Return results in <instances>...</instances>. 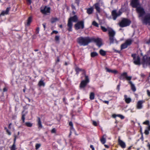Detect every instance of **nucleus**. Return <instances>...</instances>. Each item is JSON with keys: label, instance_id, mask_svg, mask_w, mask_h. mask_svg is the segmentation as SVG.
Returning <instances> with one entry per match:
<instances>
[{"label": "nucleus", "instance_id": "1", "mask_svg": "<svg viewBox=\"0 0 150 150\" xmlns=\"http://www.w3.org/2000/svg\"><path fill=\"white\" fill-rule=\"evenodd\" d=\"M131 5L133 7L137 8L136 10L139 14V17L142 18L145 13L144 8L141 7H138L139 5V0H132Z\"/></svg>", "mask_w": 150, "mask_h": 150}, {"label": "nucleus", "instance_id": "2", "mask_svg": "<svg viewBox=\"0 0 150 150\" xmlns=\"http://www.w3.org/2000/svg\"><path fill=\"white\" fill-rule=\"evenodd\" d=\"M77 41L80 45L85 46L91 42V38L88 37H81L77 39Z\"/></svg>", "mask_w": 150, "mask_h": 150}, {"label": "nucleus", "instance_id": "3", "mask_svg": "<svg viewBox=\"0 0 150 150\" xmlns=\"http://www.w3.org/2000/svg\"><path fill=\"white\" fill-rule=\"evenodd\" d=\"M131 21L129 19L123 18L119 23V26L121 27H124L129 25Z\"/></svg>", "mask_w": 150, "mask_h": 150}, {"label": "nucleus", "instance_id": "4", "mask_svg": "<svg viewBox=\"0 0 150 150\" xmlns=\"http://www.w3.org/2000/svg\"><path fill=\"white\" fill-rule=\"evenodd\" d=\"M132 78V76H128L127 75V73L126 72H124L120 75V79L121 80L125 81V79L129 81L131 80Z\"/></svg>", "mask_w": 150, "mask_h": 150}, {"label": "nucleus", "instance_id": "5", "mask_svg": "<svg viewBox=\"0 0 150 150\" xmlns=\"http://www.w3.org/2000/svg\"><path fill=\"white\" fill-rule=\"evenodd\" d=\"M142 20L143 24L150 25V14H148L146 15Z\"/></svg>", "mask_w": 150, "mask_h": 150}, {"label": "nucleus", "instance_id": "6", "mask_svg": "<svg viewBox=\"0 0 150 150\" xmlns=\"http://www.w3.org/2000/svg\"><path fill=\"white\" fill-rule=\"evenodd\" d=\"M92 42L96 43L97 45L99 47H100L102 45V40L100 38H91V42Z\"/></svg>", "mask_w": 150, "mask_h": 150}, {"label": "nucleus", "instance_id": "7", "mask_svg": "<svg viewBox=\"0 0 150 150\" xmlns=\"http://www.w3.org/2000/svg\"><path fill=\"white\" fill-rule=\"evenodd\" d=\"M132 56L133 58L134 64L136 65H140L141 64L139 57L138 56H137L135 54H132Z\"/></svg>", "mask_w": 150, "mask_h": 150}, {"label": "nucleus", "instance_id": "8", "mask_svg": "<svg viewBox=\"0 0 150 150\" xmlns=\"http://www.w3.org/2000/svg\"><path fill=\"white\" fill-rule=\"evenodd\" d=\"M122 14V12L120 11H116V10H113L112 12V15L114 20H115L117 18L120 16Z\"/></svg>", "mask_w": 150, "mask_h": 150}, {"label": "nucleus", "instance_id": "9", "mask_svg": "<svg viewBox=\"0 0 150 150\" xmlns=\"http://www.w3.org/2000/svg\"><path fill=\"white\" fill-rule=\"evenodd\" d=\"M132 42V41L131 39H128L125 42L122 44L121 45V49H125L127 47L128 45H130Z\"/></svg>", "mask_w": 150, "mask_h": 150}, {"label": "nucleus", "instance_id": "10", "mask_svg": "<svg viewBox=\"0 0 150 150\" xmlns=\"http://www.w3.org/2000/svg\"><path fill=\"white\" fill-rule=\"evenodd\" d=\"M89 79L87 76H85V80L82 81L80 83V87L81 88H84L87 84L89 82Z\"/></svg>", "mask_w": 150, "mask_h": 150}, {"label": "nucleus", "instance_id": "11", "mask_svg": "<svg viewBox=\"0 0 150 150\" xmlns=\"http://www.w3.org/2000/svg\"><path fill=\"white\" fill-rule=\"evenodd\" d=\"M75 27L76 30H78L80 28L83 29L84 28V23L83 21L78 22L75 25Z\"/></svg>", "mask_w": 150, "mask_h": 150}, {"label": "nucleus", "instance_id": "12", "mask_svg": "<svg viewBox=\"0 0 150 150\" xmlns=\"http://www.w3.org/2000/svg\"><path fill=\"white\" fill-rule=\"evenodd\" d=\"M50 11V8L47 6H45L43 9L41 10V12L44 14H47L49 13Z\"/></svg>", "mask_w": 150, "mask_h": 150}, {"label": "nucleus", "instance_id": "13", "mask_svg": "<svg viewBox=\"0 0 150 150\" xmlns=\"http://www.w3.org/2000/svg\"><path fill=\"white\" fill-rule=\"evenodd\" d=\"M108 32L109 37H114L115 34V32L112 29L110 28H108Z\"/></svg>", "mask_w": 150, "mask_h": 150}, {"label": "nucleus", "instance_id": "14", "mask_svg": "<svg viewBox=\"0 0 150 150\" xmlns=\"http://www.w3.org/2000/svg\"><path fill=\"white\" fill-rule=\"evenodd\" d=\"M145 102V100H140L137 103V108L138 109H140L143 107L142 104Z\"/></svg>", "mask_w": 150, "mask_h": 150}, {"label": "nucleus", "instance_id": "15", "mask_svg": "<svg viewBox=\"0 0 150 150\" xmlns=\"http://www.w3.org/2000/svg\"><path fill=\"white\" fill-rule=\"evenodd\" d=\"M95 8L98 13H100V5L98 3H96L94 5Z\"/></svg>", "mask_w": 150, "mask_h": 150}, {"label": "nucleus", "instance_id": "16", "mask_svg": "<svg viewBox=\"0 0 150 150\" xmlns=\"http://www.w3.org/2000/svg\"><path fill=\"white\" fill-rule=\"evenodd\" d=\"M118 143L121 147L123 148H125L126 147V145L125 143L120 140V138L118 139Z\"/></svg>", "mask_w": 150, "mask_h": 150}, {"label": "nucleus", "instance_id": "17", "mask_svg": "<svg viewBox=\"0 0 150 150\" xmlns=\"http://www.w3.org/2000/svg\"><path fill=\"white\" fill-rule=\"evenodd\" d=\"M109 40L110 44H113L114 43L117 44L118 43V42L117 41L116 39L114 38V37H109Z\"/></svg>", "mask_w": 150, "mask_h": 150}, {"label": "nucleus", "instance_id": "18", "mask_svg": "<svg viewBox=\"0 0 150 150\" xmlns=\"http://www.w3.org/2000/svg\"><path fill=\"white\" fill-rule=\"evenodd\" d=\"M72 25L73 24L72 21L69 19L67 24V26L69 28L68 30L69 31H72Z\"/></svg>", "mask_w": 150, "mask_h": 150}, {"label": "nucleus", "instance_id": "19", "mask_svg": "<svg viewBox=\"0 0 150 150\" xmlns=\"http://www.w3.org/2000/svg\"><path fill=\"white\" fill-rule=\"evenodd\" d=\"M10 9V8L7 7L5 11H3L1 12V13L0 15V16H4L5 15H7L8 14Z\"/></svg>", "mask_w": 150, "mask_h": 150}, {"label": "nucleus", "instance_id": "20", "mask_svg": "<svg viewBox=\"0 0 150 150\" xmlns=\"http://www.w3.org/2000/svg\"><path fill=\"white\" fill-rule=\"evenodd\" d=\"M69 20L71 21L76 22L78 21V17L76 15H74V16L70 18Z\"/></svg>", "mask_w": 150, "mask_h": 150}, {"label": "nucleus", "instance_id": "21", "mask_svg": "<svg viewBox=\"0 0 150 150\" xmlns=\"http://www.w3.org/2000/svg\"><path fill=\"white\" fill-rule=\"evenodd\" d=\"M128 83L130 84L132 90L134 92L136 91V88L134 84L130 80L128 81Z\"/></svg>", "mask_w": 150, "mask_h": 150}, {"label": "nucleus", "instance_id": "22", "mask_svg": "<svg viewBox=\"0 0 150 150\" xmlns=\"http://www.w3.org/2000/svg\"><path fill=\"white\" fill-rule=\"evenodd\" d=\"M124 99L125 102L127 103H129L131 101V99L130 98L127 97V96L126 95H125Z\"/></svg>", "mask_w": 150, "mask_h": 150}, {"label": "nucleus", "instance_id": "23", "mask_svg": "<svg viewBox=\"0 0 150 150\" xmlns=\"http://www.w3.org/2000/svg\"><path fill=\"white\" fill-rule=\"evenodd\" d=\"M105 69L107 72L109 73L116 74L117 72V71L115 70H112L107 67H106Z\"/></svg>", "mask_w": 150, "mask_h": 150}, {"label": "nucleus", "instance_id": "24", "mask_svg": "<svg viewBox=\"0 0 150 150\" xmlns=\"http://www.w3.org/2000/svg\"><path fill=\"white\" fill-rule=\"evenodd\" d=\"M106 135H104L103 136L102 138L100 139V141L101 143L103 144H104L106 142Z\"/></svg>", "mask_w": 150, "mask_h": 150}, {"label": "nucleus", "instance_id": "25", "mask_svg": "<svg viewBox=\"0 0 150 150\" xmlns=\"http://www.w3.org/2000/svg\"><path fill=\"white\" fill-rule=\"evenodd\" d=\"M45 82H44V81L42 79H41L39 81L38 83V86L40 87H44L45 86Z\"/></svg>", "mask_w": 150, "mask_h": 150}, {"label": "nucleus", "instance_id": "26", "mask_svg": "<svg viewBox=\"0 0 150 150\" xmlns=\"http://www.w3.org/2000/svg\"><path fill=\"white\" fill-rule=\"evenodd\" d=\"M75 71L76 72V74L77 75H78L79 74V72L81 71H83V72L84 71V70L83 69H80L78 67H76L75 68Z\"/></svg>", "mask_w": 150, "mask_h": 150}, {"label": "nucleus", "instance_id": "27", "mask_svg": "<svg viewBox=\"0 0 150 150\" xmlns=\"http://www.w3.org/2000/svg\"><path fill=\"white\" fill-rule=\"evenodd\" d=\"M93 11V8L91 7L87 9V13L88 14H91Z\"/></svg>", "mask_w": 150, "mask_h": 150}, {"label": "nucleus", "instance_id": "28", "mask_svg": "<svg viewBox=\"0 0 150 150\" xmlns=\"http://www.w3.org/2000/svg\"><path fill=\"white\" fill-rule=\"evenodd\" d=\"M32 18L31 17H30L28 18V20H27V25L28 26H29L30 25V23L32 22Z\"/></svg>", "mask_w": 150, "mask_h": 150}, {"label": "nucleus", "instance_id": "29", "mask_svg": "<svg viewBox=\"0 0 150 150\" xmlns=\"http://www.w3.org/2000/svg\"><path fill=\"white\" fill-rule=\"evenodd\" d=\"M95 94L93 92H91L90 93V98L91 100H93L94 98Z\"/></svg>", "mask_w": 150, "mask_h": 150}, {"label": "nucleus", "instance_id": "30", "mask_svg": "<svg viewBox=\"0 0 150 150\" xmlns=\"http://www.w3.org/2000/svg\"><path fill=\"white\" fill-rule=\"evenodd\" d=\"M100 53L101 55H102L103 56H105L106 54V52L104 51L103 50H100Z\"/></svg>", "mask_w": 150, "mask_h": 150}, {"label": "nucleus", "instance_id": "31", "mask_svg": "<svg viewBox=\"0 0 150 150\" xmlns=\"http://www.w3.org/2000/svg\"><path fill=\"white\" fill-rule=\"evenodd\" d=\"M57 21V18H52L51 19V22L52 23L55 22Z\"/></svg>", "mask_w": 150, "mask_h": 150}, {"label": "nucleus", "instance_id": "32", "mask_svg": "<svg viewBox=\"0 0 150 150\" xmlns=\"http://www.w3.org/2000/svg\"><path fill=\"white\" fill-rule=\"evenodd\" d=\"M38 125L39 128H42V126L41 124V122L40 118H38Z\"/></svg>", "mask_w": 150, "mask_h": 150}, {"label": "nucleus", "instance_id": "33", "mask_svg": "<svg viewBox=\"0 0 150 150\" xmlns=\"http://www.w3.org/2000/svg\"><path fill=\"white\" fill-rule=\"evenodd\" d=\"M25 124L27 126L29 127H31L33 125V124L30 122H26Z\"/></svg>", "mask_w": 150, "mask_h": 150}, {"label": "nucleus", "instance_id": "34", "mask_svg": "<svg viewBox=\"0 0 150 150\" xmlns=\"http://www.w3.org/2000/svg\"><path fill=\"white\" fill-rule=\"evenodd\" d=\"M98 53L96 52H92L91 53V56L92 57H94L98 55Z\"/></svg>", "mask_w": 150, "mask_h": 150}, {"label": "nucleus", "instance_id": "35", "mask_svg": "<svg viewBox=\"0 0 150 150\" xmlns=\"http://www.w3.org/2000/svg\"><path fill=\"white\" fill-rule=\"evenodd\" d=\"M92 25L96 27H98V23H96L95 21H93L92 23Z\"/></svg>", "mask_w": 150, "mask_h": 150}, {"label": "nucleus", "instance_id": "36", "mask_svg": "<svg viewBox=\"0 0 150 150\" xmlns=\"http://www.w3.org/2000/svg\"><path fill=\"white\" fill-rule=\"evenodd\" d=\"M101 29L104 32H106L107 31H108V29L105 28V27L101 26Z\"/></svg>", "mask_w": 150, "mask_h": 150}, {"label": "nucleus", "instance_id": "37", "mask_svg": "<svg viewBox=\"0 0 150 150\" xmlns=\"http://www.w3.org/2000/svg\"><path fill=\"white\" fill-rule=\"evenodd\" d=\"M149 129L147 128L144 131V134L146 135H148L149 134Z\"/></svg>", "mask_w": 150, "mask_h": 150}, {"label": "nucleus", "instance_id": "38", "mask_svg": "<svg viewBox=\"0 0 150 150\" xmlns=\"http://www.w3.org/2000/svg\"><path fill=\"white\" fill-rule=\"evenodd\" d=\"M143 124L148 125H149V121L148 120H146L145 121L143 122Z\"/></svg>", "mask_w": 150, "mask_h": 150}, {"label": "nucleus", "instance_id": "39", "mask_svg": "<svg viewBox=\"0 0 150 150\" xmlns=\"http://www.w3.org/2000/svg\"><path fill=\"white\" fill-rule=\"evenodd\" d=\"M41 145L39 144H37L35 145V149H38L40 146Z\"/></svg>", "mask_w": 150, "mask_h": 150}, {"label": "nucleus", "instance_id": "40", "mask_svg": "<svg viewBox=\"0 0 150 150\" xmlns=\"http://www.w3.org/2000/svg\"><path fill=\"white\" fill-rule=\"evenodd\" d=\"M117 117H120V118H121V119H123L125 118L124 117L121 115H120V114L117 115Z\"/></svg>", "mask_w": 150, "mask_h": 150}, {"label": "nucleus", "instance_id": "41", "mask_svg": "<svg viewBox=\"0 0 150 150\" xmlns=\"http://www.w3.org/2000/svg\"><path fill=\"white\" fill-rule=\"evenodd\" d=\"M25 114H23L22 117V119L23 120V122H25Z\"/></svg>", "mask_w": 150, "mask_h": 150}, {"label": "nucleus", "instance_id": "42", "mask_svg": "<svg viewBox=\"0 0 150 150\" xmlns=\"http://www.w3.org/2000/svg\"><path fill=\"white\" fill-rule=\"evenodd\" d=\"M93 124L94 126H97L98 125V123L94 121H93Z\"/></svg>", "mask_w": 150, "mask_h": 150}, {"label": "nucleus", "instance_id": "43", "mask_svg": "<svg viewBox=\"0 0 150 150\" xmlns=\"http://www.w3.org/2000/svg\"><path fill=\"white\" fill-rule=\"evenodd\" d=\"M55 40L57 41H58L59 40V37L57 36H56L55 37Z\"/></svg>", "mask_w": 150, "mask_h": 150}, {"label": "nucleus", "instance_id": "44", "mask_svg": "<svg viewBox=\"0 0 150 150\" xmlns=\"http://www.w3.org/2000/svg\"><path fill=\"white\" fill-rule=\"evenodd\" d=\"M56 132V129L55 128H53L51 130V133H55Z\"/></svg>", "mask_w": 150, "mask_h": 150}, {"label": "nucleus", "instance_id": "45", "mask_svg": "<svg viewBox=\"0 0 150 150\" xmlns=\"http://www.w3.org/2000/svg\"><path fill=\"white\" fill-rule=\"evenodd\" d=\"M80 0H75V3L77 4L78 6H79Z\"/></svg>", "mask_w": 150, "mask_h": 150}, {"label": "nucleus", "instance_id": "46", "mask_svg": "<svg viewBox=\"0 0 150 150\" xmlns=\"http://www.w3.org/2000/svg\"><path fill=\"white\" fill-rule=\"evenodd\" d=\"M69 125L71 126V127L72 128V129H74V128L73 127V124L72 122H69Z\"/></svg>", "mask_w": 150, "mask_h": 150}, {"label": "nucleus", "instance_id": "47", "mask_svg": "<svg viewBox=\"0 0 150 150\" xmlns=\"http://www.w3.org/2000/svg\"><path fill=\"white\" fill-rule=\"evenodd\" d=\"M27 1V4L28 5H30L31 4V0H26Z\"/></svg>", "mask_w": 150, "mask_h": 150}, {"label": "nucleus", "instance_id": "48", "mask_svg": "<svg viewBox=\"0 0 150 150\" xmlns=\"http://www.w3.org/2000/svg\"><path fill=\"white\" fill-rule=\"evenodd\" d=\"M147 94L149 96H150V91L149 90H147L146 91Z\"/></svg>", "mask_w": 150, "mask_h": 150}, {"label": "nucleus", "instance_id": "49", "mask_svg": "<svg viewBox=\"0 0 150 150\" xmlns=\"http://www.w3.org/2000/svg\"><path fill=\"white\" fill-rule=\"evenodd\" d=\"M15 144H13L12 146V147L11 148V150H13V149H15Z\"/></svg>", "mask_w": 150, "mask_h": 150}, {"label": "nucleus", "instance_id": "50", "mask_svg": "<svg viewBox=\"0 0 150 150\" xmlns=\"http://www.w3.org/2000/svg\"><path fill=\"white\" fill-rule=\"evenodd\" d=\"M42 25L44 28V30H45L46 28V23H44L42 24Z\"/></svg>", "mask_w": 150, "mask_h": 150}, {"label": "nucleus", "instance_id": "51", "mask_svg": "<svg viewBox=\"0 0 150 150\" xmlns=\"http://www.w3.org/2000/svg\"><path fill=\"white\" fill-rule=\"evenodd\" d=\"M6 132L9 135H11V132L8 129L6 130Z\"/></svg>", "mask_w": 150, "mask_h": 150}, {"label": "nucleus", "instance_id": "52", "mask_svg": "<svg viewBox=\"0 0 150 150\" xmlns=\"http://www.w3.org/2000/svg\"><path fill=\"white\" fill-rule=\"evenodd\" d=\"M39 28H37L36 29V33H39Z\"/></svg>", "mask_w": 150, "mask_h": 150}, {"label": "nucleus", "instance_id": "53", "mask_svg": "<svg viewBox=\"0 0 150 150\" xmlns=\"http://www.w3.org/2000/svg\"><path fill=\"white\" fill-rule=\"evenodd\" d=\"M58 33V32L56 30H53L52 33H52H55V34H57Z\"/></svg>", "mask_w": 150, "mask_h": 150}, {"label": "nucleus", "instance_id": "54", "mask_svg": "<svg viewBox=\"0 0 150 150\" xmlns=\"http://www.w3.org/2000/svg\"><path fill=\"white\" fill-rule=\"evenodd\" d=\"M90 147L92 149V150H95L94 148L93 147V146L92 145H91L90 146Z\"/></svg>", "mask_w": 150, "mask_h": 150}, {"label": "nucleus", "instance_id": "55", "mask_svg": "<svg viewBox=\"0 0 150 150\" xmlns=\"http://www.w3.org/2000/svg\"><path fill=\"white\" fill-rule=\"evenodd\" d=\"M71 7L72 8L74 9H76L75 6L73 4H71Z\"/></svg>", "mask_w": 150, "mask_h": 150}, {"label": "nucleus", "instance_id": "56", "mask_svg": "<svg viewBox=\"0 0 150 150\" xmlns=\"http://www.w3.org/2000/svg\"><path fill=\"white\" fill-rule=\"evenodd\" d=\"M7 89L6 87H4L3 89L4 92H6L7 91Z\"/></svg>", "mask_w": 150, "mask_h": 150}, {"label": "nucleus", "instance_id": "57", "mask_svg": "<svg viewBox=\"0 0 150 150\" xmlns=\"http://www.w3.org/2000/svg\"><path fill=\"white\" fill-rule=\"evenodd\" d=\"M74 131V129H72V128L71 127V128H70V133H71V131Z\"/></svg>", "mask_w": 150, "mask_h": 150}, {"label": "nucleus", "instance_id": "58", "mask_svg": "<svg viewBox=\"0 0 150 150\" xmlns=\"http://www.w3.org/2000/svg\"><path fill=\"white\" fill-rule=\"evenodd\" d=\"M104 102L105 103H107V104H108L109 103V101H104Z\"/></svg>", "mask_w": 150, "mask_h": 150}, {"label": "nucleus", "instance_id": "59", "mask_svg": "<svg viewBox=\"0 0 150 150\" xmlns=\"http://www.w3.org/2000/svg\"><path fill=\"white\" fill-rule=\"evenodd\" d=\"M117 115H115V114H114L112 115V117H114V118H115L116 117H117Z\"/></svg>", "mask_w": 150, "mask_h": 150}, {"label": "nucleus", "instance_id": "60", "mask_svg": "<svg viewBox=\"0 0 150 150\" xmlns=\"http://www.w3.org/2000/svg\"><path fill=\"white\" fill-rule=\"evenodd\" d=\"M59 61V57H57V60L56 61V62H58Z\"/></svg>", "mask_w": 150, "mask_h": 150}, {"label": "nucleus", "instance_id": "61", "mask_svg": "<svg viewBox=\"0 0 150 150\" xmlns=\"http://www.w3.org/2000/svg\"><path fill=\"white\" fill-rule=\"evenodd\" d=\"M146 43L148 44H150V39L148 41L146 42Z\"/></svg>", "mask_w": 150, "mask_h": 150}, {"label": "nucleus", "instance_id": "62", "mask_svg": "<svg viewBox=\"0 0 150 150\" xmlns=\"http://www.w3.org/2000/svg\"><path fill=\"white\" fill-rule=\"evenodd\" d=\"M120 85H119L117 86V89H118V90H120Z\"/></svg>", "mask_w": 150, "mask_h": 150}, {"label": "nucleus", "instance_id": "63", "mask_svg": "<svg viewBox=\"0 0 150 150\" xmlns=\"http://www.w3.org/2000/svg\"><path fill=\"white\" fill-rule=\"evenodd\" d=\"M147 129H148L150 131V125H149L148 127H147Z\"/></svg>", "mask_w": 150, "mask_h": 150}, {"label": "nucleus", "instance_id": "64", "mask_svg": "<svg viewBox=\"0 0 150 150\" xmlns=\"http://www.w3.org/2000/svg\"><path fill=\"white\" fill-rule=\"evenodd\" d=\"M147 146L149 148V149H150V144H148Z\"/></svg>", "mask_w": 150, "mask_h": 150}]
</instances>
